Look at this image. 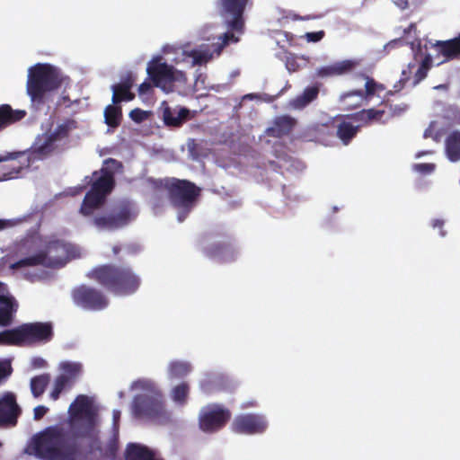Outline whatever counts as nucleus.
<instances>
[{
  "label": "nucleus",
  "instance_id": "obj_1",
  "mask_svg": "<svg viewBox=\"0 0 460 460\" xmlns=\"http://www.w3.org/2000/svg\"><path fill=\"white\" fill-rule=\"evenodd\" d=\"M248 0H220V13L228 28V31L216 33L217 28L206 24L199 30V38L211 44L203 43L196 47L190 44L182 46L165 45L161 53L154 55L146 65V73L154 85L165 93L177 92L183 93L188 85V77L184 71L175 66L181 64L187 67H201L220 55L229 42H237L234 32H243V13Z\"/></svg>",
  "mask_w": 460,
  "mask_h": 460
},
{
  "label": "nucleus",
  "instance_id": "obj_54",
  "mask_svg": "<svg viewBox=\"0 0 460 460\" xmlns=\"http://www.w3.org/2000/svg\"><path fill=\"white\" fill-rule=\"evenodd\" d=\"M429 154H431V152H430V151H422V152H419V153H417V154L415 155V157H416V158H420V157H422L423 155H429Z\"/></svg>",
  "mask_w": 460,
  "mask_h": 460
},
{
  "label": "nucleus",
  "instance_id": "obj_20",
  "mask_svg": "<svg viewBox=\"0 0 460 460\" xmlns=\"http://www.w3.org/2000/svg\"><path fill=\"white\" fill-rule=\"evenodd\" d=\"M19 414V407L16 404L13 394L7 393L0 398V425L4 423H14Z\"/></svg>",
  "mask_w": 460,
  "mask_h": 460
},
{
  "label": "nucleus",
  "instance_id": "obj_8",
  "mask_svg": "<svg viewBox=\"0 0 460 460\" xmlns=\"http://www.w3.org/2000/svg\"><path fill=\"white\" fill-rule=\"evenodd\" d=\"M120 167L119 162L114 159H109L104 162L103 167L100 172H94L92 175V187L84 197L80 208L81 214L90 216L93 212L102 206L106 196L113 188V173Z\"/></svg>",
  "mask_w": 460,
  "mask_h": 460
},
{
  "label": "nucleus",
  "instance_id": "obj_12",
  "mask_svg": "<svg viewBox=\"0 0 460 460\" xmlns=\"http://www.w3.org/2000/svg\"><path fill=\"white\" fill-rule=\"evenodd\" d=\"M167 187L172 204L180 210L178 220L181 222L193 206L199 190L191 182L178 179L168 181Z\"/></svg>",
  "mask_w": 460,
  "mask_h": 460
},
{
  "label": "nucleus",
  "instance_id": "obj_17",
  "mask_svg": "<svg viewBox=\"0 0 460 460\" xmlns=\"http://www.w3.org/2000/svg\"><path fill=\"white\" fill-rule=\"evenodd\" d=\"M73 300L78 306L89 310H101L107 305L106 299L96 290L82 286L73 291Z\"/></svg>",
  "mask_w": 460,
  "mask_h": 460
},
{
  "label": "nucleus",
  "instance_id": "obj_6",
  "mask_svg": "<svg viewBox=\"0 0 460 460\" xmlns=\"http://www.w3.org/2000/svg\"><path fill=\"white\" fill-rule=\"evenodd\" d=\"M74 128L75 123L73 121H64L51 125L36 137L31 151L26 152L30 155V162L44 159L63 151L69 145V134Z\"/></svg>",
  "mask_w": 460,
  "mask_h": 460
},
{
  "label": "nucleus",
  "instance_id": "obj_57",
  "mask_svg": "<svg viewBox=\"0 0 460 460\" xmlns=\"http://www.w3.org/2000/svg\"><path fill=\"white\" fill-rule=\"evenodd\" d=\"M406 110V106H403L402 108H400V111H403Z\"/></svg>",
  "mask_w": 460,
  "mask_h": 460
},
{
  "label": "nucleus",
  "instance_id": "obj_43",
  "mask_svg": "<svg viewBox=\"0 0 460 460\" xmlns=\"http://www.w3.org/2000/svg\"><path fill=\"white\" fill-rule=\"evenodd\" d=\"M325 33L323 31H318L314 32H306L302 38H304L308 43H315L322 40L324 37Z\"/></svg>",
  "mask_w": 460,
  "mask_h": 460
},
{
  "label": "nucleus",
  "instance_id": "obj_13",
  "mask_svg": "<svg viewBox=\"0 0 460 460\" xmlns=\"http://www.w3.org/2000/svg\"><path fill=\"white\" fill-rule=\"evenodd\" d=\"M231 413L221 404H208L199 412V428L206 432H214L220 429L229 420Z\"/></svg>",
  "mask_w": 460,
  "mask_h": 460
},
{
  "label": "nucleus",
  "instance_id": "obj_22",
  "mask_svg": "<svg viewBox=\"0 0 460 460\" xmlns=\"http://www.w3.org/2000/svg\"><path fill=\"white\" fill-rule=\"evenodd\" d=\"M190 111L186 108L176 107L170 108L164 106L163 108V119L168 127H180L189 118Z\"/></svg>",
  "mask_w": 460,
  "mask_h": 460
},
{
  "label": "nucleus",
  "instance_id": "obj_24",
  "mask_svg": "<svg viewBox=\"0 0 460 460\" xmlns=\"http://www.w3.org/2000/svg\"><path fill=\"white\" fill-rule=\"evenodd\" d=\"M445 153L451 162L460 160V132L452 131L447 135L445 141Z\"/></svg>",
  "mask_w": 460,
  "mask_h": 460
},
{
  "label": "nucleus",
  "instance_id": "obj_35",
  "mask_svg": "<svg viewBox=\"0 0 460 460\" xmlns=\"http://www.w3.org/2000/svg\"><path fill=\"white\" fill-rule=\"evenodd\" d=\"M350 122L343 121L338 128V136L343 144L347 145L349 141L356 135L357 128Z\"/></svg>",
  "mask_w": 460,
  "mask_h": 460
},
{
  "label": "nucleus",
  "instance_id": "obj_25",
  "mask_svg": "<svg viewBox=\"0 0 460 460\" xmlns=\"http://www.w3.org/2000/svg\"><path fill=\"white\" fill-rule=\"evenodd\" d=\"M126 458L127 460H160L155 453L144 446L137 444L128 447Z\"/></svg>",
  "mask_w": 460,
  "mask_h": 460
},
{
  "label": "nucleus",
  "instance_id": "obj_15",
  "mask_svg": "<svg viewBox=\"0 0 460 460\" xmlns=\"http://www.w3.org/2000/svg\"><path fill=\"white\" fill-rule=\"evenodd\" d=\"M29 165L30 155L25 152L0 155V181L15 178Z\"/></svg>",
  "mask_w": 460,
  "mask_h": 460
},
{
  "label": "nucleus",
  "instance_id": "obj_50",
  "mask_svg": "<svg viewBox=\"0 0 460 460\" xmlns=\"http://www.w3.org/2000/svg\"><path fill=\"white\" fill-rule=\"evenodd\" d=\"M151 90V84L149 83L144 82L138 87L139 95L146 94Z\"/></svg>",
  "mask_w": 460,
  "mask_h": 460
},
{
  "label": "nucleus",
  "instance_id": "obj_39",
  "mask_svg": "<svg viewBox=\"0 0 460 460\" xmlns=\"http://www.w3.org/2000/svg\"><path fill=\"white\" fill-rule=\"evenodd\" d=\"M436 169V164L432 163L428 164H414L412 170L420 174L427 175L431 174Z\"/></svg>",
  "mask_w": 460,
  "mask_h": 460
},
{
  "label": "nucleus",
  "instance_id": "obj_41",
  "mask_svg": "<svg viewBox=\"0 0 460 460\" xmlns=\"http://www.w3.org/2000/svg\"><path fill=\"white\" fill-rule=\"evenodd\" d=\"M298 60H302L305 62L307 61V59L305 57H296L293 55L288 56L287 60H286L287 69L289 72H294V71L297 70L298 67L300 66Z\"/></svg>",
  "mask_w": 460,
  "mask_h": 460
},
{
  "label": "nucleus",
  "instance_id": "obj_42",
  "mask_svg": "<svg viewBox=\"0 0 460 460\" xmlns=\"http://www.w3.org/2000/svg\"><path fill=\"white\" fill-rule=\"evenodd\" d=\"M148 116L149 111H143L140 109H134L129 112V118L137 123L144 121L148 118Z\"/></svg>",
  "mask_w": 460,
  "mask_h": 460
},
{
  "label": "nucleus",
  "instance_id": "obj_56",
  "mask_svg": "<svg viewBox=\"0 0 460 460\" xmlns=\"http://www.w3.org/2000/svg\"><path fill=\"white\" fill-rule=\"evenodd\" d=\"M244 98H250V99H252V94H247V95H245V96H244Z\"/></svg>",
  "mask_w": 460,
  "mask_h": 460
},
{
  "label": "nucleus",
  "instance_id": "obj_27",
  "mask_svg": "<svg viewBox=\"0 0 460 460\" xmlns=\"http://www.w3.org/2000/svg\"><path fill=\"white\" fill-rule=\"evenodd\" d=\"M26 112L23 110H12L9 105L0 106V130L22 119Z\"/></svg>",
  "mask_w": 460,
  "mask_h": 460
},
{
  "label": "nucleus",
  "instance_id": "obj_53",
  "mask_svg": "<svg viewBox=\"0 0 460 460\" xmlns=\"http://www.w3.org/2000/svg\"><path fill=\"white\" fill-rule=\"evenodd\" d=\"M119 417H120V411L115 410L113 411V420H114V423H116L119 420Z\"/></svg>",
  "mask_w": 460,
  "mask_h": 460
},
{
  "label": "nucleus",
  "instance_id": "obj_44",
  "mask_svg": "<svg viewBox=\"0 0 460 460\" xmlns=\"http://www.w3.org/2000/svg\"><path fill=\"white\" fill-rule=\"evenodd\" d=\"M12 373V367L9 360H0V381L8 377Z\"/></svg>",
  "mask_w": 460,
  "mask_h": 460
},
{
  "label": "nucleus",
  "instance_id": "obj_4",
  "mask_svg": "<svg viewBox=\"0 0 460 460\" xmlns=\"http://www.w3.org/2000/svg\"><path fill=\"white\" fill-rule=\"evenodd\" d=\"M69 78L56 66L38 63L28 68L27 93L32 102H43L62 87L67 86Z\"/></svg>",
  "mask_w": 460,
  "mask_h": 460
},
{
  "label": "nucleus",
  "instance_id": "obj_49",
  "mask_svg": "<svg viewBox=\"0 0 460 460\" xmlns=\"http://www.w3.org/2000/svg\"><path fill=\"white\" fill-rule=\"evenodd\" d=\"M48 411V408H46L45 406H37L34 408V418L35 419H40L41 418L42 416H44L46 414Z\"/></svg>",
  "mask_w": 460,
  "mask_h": 460
},
{
  "label": "nucleus",
  "instance_id": "obj_30",
  "mask_svg": "<svg viewBox=\"0 0 460 460\" xmlns=\"http://www.w3.org/2000/svg\"><path fill=\"white\" fill-rule=\"evenodd\" d=\"M189 393L190 385L181 382L171 389L170 397L176 405L182 406L187 402Z\"/></svg>",
  "mask_w": 460,
  "mask_h": 460
},
{
  "label": "nucleus",
  "instance_id": "obj_7",
  "mask_svg": "<svg viewBox=\"0 0 460 460\" xmlns=\"http://www.w3.org/2000/svg\"><path fill=\"white\" fill-rule=\"evenodd\" d=\"M26 452L42 460H72L74 456L65 434L58 427L49 428L36 437Z\"/></svg>",
  "mask_w": 460,
  "mask_h": 460
},
{
  "label": "nucleus",
  "instance_id": "obj_48",
  "mask_svg": "<svg viewBox=\"0 0 460 460\" xmlns=\"http://www.w3.org/2000/svg\"><path fill=\"white\" fill-rule=\"evenodd\" d=\"M22 221L21 218L0 219V231L17 226Z\"/></svg>",
  "mask_w": 460,
  "mask_h": 460
},
{
  "label": "nucleus",
  "instance_id": "obj_28",
  "mask_svg": "<svg viewBox=\"0 0 460 460\" xmlns=\"http://www.w3.org/2000/svg\"><path fill=\"white\" fill-rule=\"evenodd\" d=\"M191 370V365L187 361H171L167 367L168 378L171 380L182 378L189 375Z\"/></svg>",
  "mask_w": 460,
  "mask_h": 460
},
{
  "label": "nucleus",
  "instance_id": "obj_26",
  "mask_svg": "<svg viewBox=\"0 0 460 460\" xmlns=\"http://www.w3.org/2000/svg\"><path fill=\"white\" fill-rule=\"evenodd\" d=\"M295 124V120L290 117H279L276 119L273 126L267 129V134L269 136L280 137L287 135L293 128Z\"/></svg>",
  "mask_w": 460,
  "mask_h": 460
},
{
  "label": "nucleus",
  "instance_id": "obj_18",
  "mask_svg": "<svg viewBox=\"0 0 460 460\" xmlns=\"http://www.w3.org/2000/svg\"><path fill=\"white\" fill-rule=\"evenodd\" d=\"M137 214L135 208H125L116 215L96 217L93 224L100 230H113L127 225Z\"/></svg>",
  "mask_w": 460,
  "mask_h": 460
},
{
  "label": "nucleus",
  "instance_id": "obj_2",
  "mask_svg": "<svg viewBox=\"0 0 460 460\" xmlns=\"http://www.w3.org/2000/svg\"><path fill=\"white\" fill-rule=\"evenodd\" d=\"M80 255V249L74 244L53 237L33 236L20 244L17 260L10 262L9 270L31 282L40 281L49 278L42 268H60Z\"/></svg>",
  "mask_w": 460,
  "mask_h": 460
},
{
  "label": "nucleus",
  "instance_id": "obj_38",
  "mask_svg": "<svg viewBox=\"0 0 460 460\" xmlns=\"http://www.w3.org/2000/svg\"><path fill=\"white\" fill-rule=\"evenodd\" d=\"M70 385L71 384L66 382V379L64 376H58L53 384L52 391L49 394L50 398L54 401L58 399L61 392Z\"/></svg>",
  "mask_w": 460,
  "mask_h": 460
},
{
  "label": "nucleus",
  "instance_id": "obj_47",
  "mask_svg": "<svg viewBox=\"0 0 460 460\" xmlns=\"http://www.w3.org/2000/svg\"><path fill=\"white\" fill-rule=\"evenodd\" d=\"M211 256H220L222 260L227 261L229 257V249L227 247H217L215 251L210 252Z\"/></svg>",
  "mask_w": 460,
  "mask_h": 460
},
{
  "label": "nucleus",
  "instance_id": "obj_46",
  "mask_svg": "<svg viewBox=\"0 0 460 460\" xmlns=\"http://www.w3.org/2000/svg\"><path fill=\"white\" fill-rule=\"evenodd\" d=\"M205 76L199 72V69H196V73H195V82H194V88L199 91V90H201V89H204L206 88V84H205Z\"/></svg>",
  "mask_w": 460,
  "mask_h": 460
},
{
  "label": "nucleus",
  "instance_id": "obj_51",
  "mask_svg": "<svg viewBox=\"0 0 460 460\" xmlns=\"http://www.w3.org/2000/svg\"><path fill=\"white\" fill-rule=\"evenodd\" d=\"M31 363L34 367H42L45 365V361L42 358H33Z\"/></svg>",
  "mask_w": 460,
  "mask_h": 460
},
{
  "label": "nucleus",
  "instance_id": "obj_5",
  "mask_svg": "<svg viewBox=\"0 0 460 460\" xmlns=\"http://www.w3.org/2000/svg\"><path fill=\"white\" fill-rule=\"evenodd\" d=\"M130 390L135 394L131 404L133 415L141 420L160 421L165 415L163 394L151 379L134 381Z\"/></svg>",
  "mask_w": 460,
  "mask_h": 460
},
{
  "label": "nucleus",
  "instance_id": "obj_45",
  "mask_svg": "<svg viewBox=\"0 0 460 460\" xmlns=\"http://www.w3.org/2000/svg\"><path fill=\"white\" fill-rule=\"evenodd\" d=\"M394 4L402 9V10H405V9H408V8H411V7H414L416 6L420 0H392Z\"/></svg>",
  "mask_w": 460,
  "mask_h": 460
},
{
  "label": "nucleus",
  "instance_id": "obj_29",
  "mask_svg": "<svg viewBox=\"0 0 460 460\" xmlns=\"http://www.w3.org/2000/svg\"><path fill=\"white\" fill-rule=\"evenodd\" d=\"M59 370L58 376H64L71 384L81 374L82 365L78 362L63 361L59 364Z\"/></svg>",
  "mask_w": 460,
  "mask_h": 460
},
{
  "label": "nucleus",
  "instance_id": "obj_58",
  "mask_svg": "<svg viewBox=\"0 0 460 460\" xmlns=\"http://www.w3.org/2000/svg\"><path fill=\"white\" fill-rule=\"evenodd\" d=\"M440 235L441 236H444L445 235V233L443 231H440Z\"/></svg>",
  "mask_w": 460,
  "mask_h": 460
},
{
  "label": "nucleus",
  "instance_id": "obj_32",
  "mask_svg": "<svg viewBox=\"0 0 460 460\" xmlns=\"http://www.w3.org/2000/svg\"><path fill=\"white\" fill-rule=\"evenodd\" d=\"M385 115V111L383 110H375V109H369V110H364L358 113L356 115V119L359 121H362L364 124H368L374 121L377 122H385L386 119H383V117Z\"/></svg>",
  "mask_w": 460,
  "mask_h": 460
},
{
  "label": "nucleus",
  "instance_id": "obj_19",
  "mask_svg": "<svg viewBox=\"0 0 460 460\" xmlns=\"http://www.w3.org/2000/svg\"><path fill=\"white\" fill-rule=\"evenodd\" d=\"M18 305L13 296L10 295L5 285L0 282V325L11 324Z\"/></svg>",
  "mask_w": 460,
  "mask_h": 460
},
{
  "label": "nucleus",
  "instance_id": "obj_34",
  "mask_svg": "<svg viewBox=\"0 0 460 460\" xmlns=\"http://www.w3.org/2000/svg\"><path fill=\"white\" fill-rule=\"evenodd\" d=\"M445 122L442 120L432 121L429 128L424 131V137H430L434 141L438 142L443 135Z\"/></svg>",
  "mask_w": 460,
  "mask_h": 460
},
{
  "label": "nucleus",
  "instance_id": "obj_23",
  "mask_svg": "<svg viewBox=\"0 0 460 460\" xmlns=\"http://www.w3.org/2000/svg\"><path fill=\"white\" fill-rule=\"evenodd\" d=\"M133 80L128 78V80L111 86L112 91V103L117 104L120 102H129L135 97L134 93L130 92L133 86Z\"/></svg>",
  "mask_w": 460,
  "mask_h": 460
},
{
  "label": "nucleus",
  "instance_id": "obj_55",
  "mask_svg": "<svg viewBox=\"0 0 460 460\" xmlns=\"http://www.w3.org/2000/svg\"><path fill=\"white\" fill-rule=\"evenodd\" d=\"M435 89H447V86H446V85L441 84V85H438V86H436V87H435Z\"/></svg>",
  "mask_w": 460,
  "mask_h": 460
},
{
  "label": "nucleus",
  "instance_id": "obj_31",
  "mask_svg": "<svg viewBox=\"0 0 460 460\" xmlns=\"http://www.w3.org/2000/svg\"><path fill=\"white\" fill-rule=\"evenodd\" d=\"M318 93L319 90L316 86L308 87L304 91V93L301 95L294 99L290 102V105L294 109H302L305 107L308 103H310L314 99H315Z\"/></svg>",
  "mask_w": 460,
  "mask_h": 460
},
{
  "label": "nucleus",
  "instance_id": "obj_37",
  "mask_svg": "<svg viewBox=\"0 0 460 460\" xmlns=\"http://www.w3.org/2000/svg\"><path fill=\"white\" fill-rule=\"evenodd\" d=\"M219 382V376L216 374H205L199 381V385L204 393H211L213 385H217Z\"/></svg>",
  "mask_w": 460,
  "mask_h": 460
},
{
  "label": "nucleus",
  "instance_id": "obj_33",
  "mask_svg": "<svg viewBox=\"0 0 460 460\" xmlns=\"http://www.w3.org/2000/svg\"><path fill=\"white\" fill-rule=\"evenodd\" d=\"M104 119L108 126L112 128L117 127L121 119L120 108L114 104L108 105L104 111Z\"/></svg>",
  "mask_w": 460,
  "mask_h": 460
},
{
  "label": "nucleus",
  "instance_id": "obj_59",
  "mask_svg": "<svg viewBox=\"0 0 460 460\" xmlns=\"http://www.w3.org/2000/svg\"><path fill=\"white\" fill-rule=\"evenodd\" d=\"M82 190V188L77 189V192H80Z\"/></svg>",
  "mask_w": 460,
  "mask_h": 460
},
{
  "label": "nucleus",
  "instance_id": "obj_40",
  "mask_svg": "<svg viewBox=\"0 0 460 460\" xmlns=\"http://www.w3.org/2000/svg\"><path fill=\"white\" fill-rule=\"evenodd\" d=\"M445 119H448L451 124L460 125V109L456 107H449L446 111Z\"/></svg>",
  "mask_w": 460,
  "mask_h": 460
},
{
  "label": "nucleus",
  "instance_id": "obj_3",
  "mask_svg": "<svg viewBox=\"0 0 460 460\" xmlns=\"http://www.w3.org/2000/svg\"><path fill=\"white\" fill-rule=\"evenodd\" d=\"M411 31L415 33V26L411 25L406 31L407 36L403 40L411 45L413 52V61L410 62L406 69L402 71L401 82H411L412 86L423 80L433 64L439 65L450 59L460 58V34L449 40L437 41L431 44V49L435 53L433 57L427 53V47H421L419 40H411Z\"/></svg>",
  "mask_w": 460,
  "mask_h": 460
},
{
  "label": "nucleus",
  "instance_id": "obj_14",
  "mask_svg": "<svg viewBox=\"0 0 460 460\" xmlns=\"http://www.w3.org/2000/svg\"><path fill=\"white\" fill-rule=\"evenodd\" d=\"M364 87L365 91H349L341 96V102L344 108H357L365 103V102L371 100V98L375 95L381 98L382 93L385 90L382 84L376 83L373 79L368 77L366 79Z\"/></svg>",
  "mask_w": 460,
  "mask_h": 460
},
{
  "label": "nucleus",
  "instance_id": "obj_10",
  "mask_svg": "<svg viewBox=\"0 0 460 460\" xmlns=\"http://www.w3.org/2000/svg\"><path fill=\"white\" fill-rule=\"evenodd\" d=\"M97 411L98 407L93 398L77 396L68 409L71 431L77 436L90 435L98 422Z\"/></svg>",
  "mask_w": 460,
  "mask_h": 460
},
{
  "label": "nucleus",
  "instance_id": "obj_9",
  "mask_svg": "<svg viewBox=\"0 0 460 460\" xmlns=\"http://www.w3.org/2000/svg\"><path fill=\"white\" fill-rule=\"evenodd\" d=\"M93 275L102 285L117 295H130L140 286V279L128 268L102 266L94 270Z\"/></svg>",
  "mask_w": 460,
  "mask_h": 460
},
{
  "label": "nucleus",
  "instance_id": "obj_11",
  "mask_svg": "<svg viewBox=\"0 0 460 460\" xmlns=\"http://www.w3.org/2000/svg\"><path fill=\"white\" fill-rule=\"evenodd\" d=\"M52 335L49 323L23 324L17 329L0 332V345H20L22 343L49 341Z\"/></svg>",
  "mask_w": 460,
  "mask_h": 460
},
{
  "label": "nucleus",
  "instance_id": "obj_16",
  "mask_svg": "<svg viewBox=\"0 0 460 460\" xmlns=\"http://www.w3.org/2000/svg\"><path fill=\"white\" fill-rule=\"evenodd\" d=\"M268 428V421L263 415L242 414L234 418L232 429L235 433L254 435L260 434Z\"/></svg>",
  "mask_w": 460,
  "mask_h": 460
},
{
  "label": "nucleus",
  "instance_id": "obj_36",
  "mask_svg": "<svg viewBox=\"0 0 460 460\" xmlns=\"http://www.w3.org/2000/svg\"><path fill=\"white\" fill-rule=\"evenodd\" d=\"M49 381V377L47 375H41L36 376L31 381V390L35 397L40 396L45 391V388Z\"/></svg>",
  "mask_w": 460,
  "mask_h": 460
},
{
  "label": "nucleus",
  "instance_id": "obj_52",
  "mask_svg": "<svg viewBox=\"0 0 460 460\" xmlns=\"http://www.w3.org/2000/svg\"><path fill=\"white\" fill-rule=\"evenodd\" d=\"M431 224H432L433 228H439V229H441L442 226H444V221L442 219L436 218V219L432 220Z\"/></svg>",
  "mask_w": 460,
  "mask_h": 460
},
{
  "label": "nucleus",
  "instance_id": "obj_21",
  "mask_svg": "<svg viewBox=\"0 0 460 460\" xmlns=\"http://www.w3.org/2000/svg\"><path fill=\"white\" fill-rule=\"evenodd\" d=\"M358 64V62L357 60L352 59L339 61L329 66L319 67L316 70V75L318 77L341 75L354 69Z\"/></svg>",
  "mask_w": 460,
  "mask_h": 460
}]
</instances>
